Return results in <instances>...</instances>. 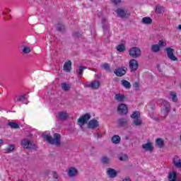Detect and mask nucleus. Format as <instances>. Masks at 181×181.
<instances>
[{
  "mask_svg": "<svg viewBox=\"0 0 181 181\" xmlns=\"http://www.w3.org/2000/svg\"><path fill=\"white\" fill-rule=\"evenodd\" d=\"M1 145H4V140L0 139V146Z\"/></svg>",
  "mask_w": 181,
  "mask_h": 181,
  "instance_id": "nucleus-49",
  "label": "nucleus"
},
{
  "mask_svg": "<svg viewBox=\"0 0 181 181\" xmlns=\"http://www.w3.org/2000/svg\"><path fill=\"white\" fill-rule=\"evenodd\" d=\"M134 87L136 90H138V88H139V83L138 82H134Z\"/></svg>",
  "mask_w": 181,
  "mask_h": 181,
  "instance_id": "nucleus-46",
  "label": "nucleus"
},
{
  "mask_svg": "<svg viewBox=\"0 0 181 181\" xmlns=\"http://www.w3.org/2000/svg\"><path fill=\"white\" fill-rule=\"evenodd\" d=\"M56 118L59 121H66L67 118H69V115L66 112H59L58 114L56 115Z\"/></svg>",
  "mask_w": 181,
  "mask_h": 181,
  "instance_id": "nucleus-14",
  "label": "nucleus"
},
{
  "mask_svg": "<svg viewBox=\"0 0 181 181\" xmlns=\"http://www.w3.org/2000/svg\"><path fill=\"white\" fill-rule=\"evenodd\" d=\"M142 148L146 152H152L153 151V145L151 142L144 144Z\"/></svg>",
  "mask_w": 181,
  "mask_h": 181,
  "instance_id": "nucleus-16",
  "label": "nucleus"
},
{
  "mask_svg": "<svg viewBox=\"0 0 181 181\" xmlns=\"http://www.w3.org/2000/svg\"><path fill=\"white\" fill-rule=\"evenodd\" d=\"M64 70L66 73H70V71H71V61H68L64 63Z\"/></svg>",
  "mask_w": 181,
  "mask_h": 181,
  "instance_id": "nucleus-20",
  "label": "nucleus"
},
{
  "mask_svg": "<svg viewBox=\"0 0 181 181\" xmlns=\"http://www.w3.org/2000/svg\"><path fill=\"white\" fill-rule=\"evenodd\" d=\"M141 23L144 25H151V23H152V18H151V17H144L141 19Z\"/></svg>",
  "mask_w": 181,
  "mask_h": 181,
  "instance_id": "nucleus-25",
  "label": "nucleus"
},
{
  "mask_svg": "<svg viewBox=\"0 0 181 181\" xmlns=\"http://www.w3.org/2000/svg\"><path fill=\"white\" fill-rule=\"evenodd\" d=\"M21 145H22V146H23V148H25V149H35V150L37 149V146H36V145L30 143V140L28 139H24L21 141Z\"/></svg>",
  "mask_w": 181,
  "mask_h": 181,
  "instance_id": "nucleus-4",
  "label": "nucleus"
},
{
  "mask_svg": "<svg viewBox=\"0 0 181 181\" xmlns=\"http://www.w3.org/2000/svg\"><path fill=\"white\" fill-rule=\"evenodd\" d=\"M180 88H181V85H180Z\"/></svg>",
  "mask_w": 181,
  "mask_h": 181,
  "instance_id": "nucleus-54",
  "label": "nucleus"
},
{
  "mask_svg": "<svg viewBox=\"0 0 181 181\" xmlns=\"http://www.w3.org/2000/svg\"><path fill=\"white\" fill-rule=\"evenodd\" d=\"M132 124L134 127H141L142 125V119L141 117L133 119Z\"/></svg>",
  "mask_w": 181,
  "mask_h": 181,
  "instance_id": "nucleus-22",
  "label": "nucleus"
},
{
  "mask_svg": "<svg viewBox=\"0 0 181 181\" xmlns=\"http://www.w3.org/2000/svg\"><path fill=\"white\" fill-rule=\"evenodd\" d=\"M117 125H119V127H121L122 128L127 127L128 125V119L125 118L118 119Z\"/></svg>",
  "mask_w": 181,
  "mask_h": 181,
  "instance_id": "nucleus-17",
  "label": "nucleus"
},
{
  "mask_svg": "<svg viewBox=\"0 0 181 181\" xmlns=\"http://www.w3.org/2000/svg\"><path fill=\"white\" fill-rule=\"evenodd\" d=\"M91 118V115L86 113L83 115H82L78 119V122L81 127H83V125H86L87 122H88V120Z\"/></svg>",
  "mask_w": 181,
  "mask_h": 181,
  "instance_id": "nucleus-5",
  "label": "nucleus"
},
{
  "mask_svg": "<svg viewBox=\"0 0 181 181\" xmlns=\"http://www.w3.org/2000/svg\"><path fill=\"white\" fill-rule=\"evenodd\" d=\"M62 88L64 91H69V90H70V84L66 83H62Z\"/></svg>",
  "mask_w": 181,
  "mask_h": 181,
  "instance_id": "nucleus-38",
  "label": "nucleus"
},
{
  "mask_svg": "<svg viewBox=\"0 0 181 181\" xmlns=\"http://www.w3.org/2000/svg\"><path fill=\"white\" fill-rule=\"evenodd\" d=\"M159 47H165V46H166V42H165V41H163V40H159L158 41V45Z\"/></svg>",
  "mask_w": 181,
  "mask_h": 181,
  "instance_id": "nucleus-43",
  "label": "nucleus"
},
{
  "mask_svg": "<svg viewBox=\"0 0 181 181\" xmlns=\"http://www.w3.org/2000/svg\"><path fill=\"white\" fill-rule=\"evenodd\" d=\"M121 84L122 86H123V87H124V88H131L132 86H131V83H129V81H127V80H122L121 81Z\"/></svg>",
  "mask_w": 181,
  "mask_h": 181,
  "instance_id": "nucleus-26",
  "label": "nucleus"
},
{
  "mask_svg": "<svg viewBox=\"0 0 181 181\" xmlns=\"http://www.w3.org/2000/svg\"><path fill=\"white\" fill-rule=\"evenodd\" d=\"M163 105H164L165 109L163 111L162 118H165L166 117H168V114H169L170 111V104H169V102L164 100L163 101Z\"/></svg>",
  "mask_w": 181,
  "mask_h": 181,
  "instance_id": "nucleus-9",
  "label": "nucleus"
},
{
  "mask_svg": "<svg viewBox=\"0 0 181 181\" xmlns=\"http://www.w3.org/2000/svg\"><path fill=\"white\" fill-rule=\"evenodd\" d=\"M156 11L158 12V13H162V12L164 11V8L163 6H158L156 8Z\"/></svg>",
  "mask_w": 181,
  "mask_h": 181,
  "instance_id": "nucleus-42",
  "label": "nucleus"
},
{
  "mask_svg": "<svg viewBox=\"0 0 181 181\" xmlns=\"http://www.w3.org/2000/svg\"><path fill=\"white\" fill-rule=\"evenodd\" d=\"M117 158H118L119 160H122V161L128 160V159H129L128 156H127V154H124V153L117 155Z\"/></svg>",
  "mask_w": 181,
  "mask_h": 181,
  "instance_id": "nucleus-32",
  "label": "nucleus"
},
{
  "mask_svg": "<svg viewBox=\"0 0 181 181\" xmlns=\"http://www.w3.org/2000/svg\"><path fill=\"white\" fill-rule=\"evenodd\" d=\"M15 151V145H10L9 147L4 150V153H11Z\"/></svg>",
  "mask_w": 181,
  "mask_h": 181,
  "instance_id": "nucleus-29",
  "label": "nucleus"
},
{
  "mask_svg": "<svg viewBox=\"0 0 181 181\" xmlns=\"http://www.w3.org/2000/svg\"><path fill=\"white\" fill-rule=\"evenodd\" d=\"M127 67L122 66L121 68L115 69L114 73L117 77H122V76H125V74H127Z\"/></svg>",
  "mask_w": 181,
  "mask_h": 181,
  "instance_id": "nucleus-11",
  "label": "nucleus"
},
{
  "mask_svg": "<svg viewBox=\"0 0 181 181\" xmlns=\"http://www.w3.org/2000/svg\"><path fill=\"white\" fill-rule=\"evenodd\" d=\"M122 181H132L129 177H124Z\"/></svg>",
  "mask_w": 181,
  "mask_h": 181,
  "instance_id": "nucleus-48",
  "label": "nucleus"
},
{
  "mask_svg": "<svg viewBox=\"0 0 181 181\" xmlns=\"http://www.w3.org/2000/svg\"><path fill=\"white\" fill-rule=\"evenodd\" d=\"M170 97L172 98V101H173V103H177V95H176L175 92H170Z\"/></svg>",
  "mask_w": 181,
  "mask_h": 181,
  "instance_id": "nucleus-36",
  "label": "nucleus"
},
{
  "mask_svg": "<svg viewBox=\"0 0 181 181\" xmlns=\"http://www.w3.org/2000/svg\"><path fill=\"white\" fill-rule=\"evenodd\" d=\"M98 127H100V123L97 119H93L88 122V128H89V129H95V128H98Z\"/></svg>",
  "mask_w": 181,
  "mask_h": 181,
  "instance_id": "nucleus-12",
  "label": "nucleus"
},
{
  "mask_svg": "<svg viewBox=\"0 0 181 181\" xmlns=\"http://www.w3.org/2000/svg\"><path fill=\"white\" fill-rule=\"evenodd\" d=\"M86 69H87V67L86 66H78V69H76V73L78 77H81V76H83V70H86Z\"/></svg>",
  "mask_w": 181,
  "mask_h": 181,
  "instance_id": "nucleus-28",
  "label": "nucleus"
},
{
  "mask_svg": "<svg viewBox=\"0 0 181 181\" xmlns=\"http://www.w3.org/2000/svg\"><path fill=\"white\" fill-rule=\"evenodd\" d=\"M165 51L167 52V56L170 60H172L173 62H177V57L175 56V49L167 47L165 48Z\"/></svg>",
  "mask_w": 181,
  "mask_h": 181,
  "instance_id": "nucleus-6",
  "label": "nucleus"
},
{
  "mask_svg": "<svg viewBox=\"0 0 181 181\" xmlns=\"http://www.w3.org/2000/svg\"><path fill=\"white\" fill-rule=\"evenodd\" d=\"M130 117L131 118H133V119H136V118H141V113L139 111H135L130 115Z\"/></svg>",
  "mask_w": 181,
  "mask_h": 181,
  "instance_id": "nucleus-33",
  "label": "nucleus"
},
{
  "mask_svg": "<svg viewBox=\"0 0 181 181\" xmlns=\"http://www.w3.org/2000/svg\"><path fill=\"white\" fill-rule=\"evenodd\" d=\"M129 66L132 71H136L139 64H138V61H136V59H131L129 62Z\"/></svg>",
  "mask_w": 181,
  "mask_h": 181,
  "instance_id": "nucleus-13",
  "label": "nucleus"
},
{
  "mask_svg": "<svg viewBox=\"0 0 181 181\" xmlns=\"http://www.w3.org/2000/svg\"><path fill=\"white\" fill-rule=\"evenodd\" d=\"M101 68L104 70H106V71H111V68L110 66V64H103L101 65Z\"/></svg>",
  "mask_w": 181,
  "mask_h": 181,
  "instance_id": "nucleus-40",
  "label": "nucleus"
},
{
  "mask_svg": "<svg viewBox=\"0 0 181 181\" xmlns=\"http://www.w3.org/2000/svg\"><path fill=\"white\" fill-rule=\"evenodd\" d=\"M124 139L126 141H128L129 139V137L128 136H124Z\"/></svg>",
  "mask_w": 181,
  "mask_h": 181,
  "instance_id": "nucleus-50",
  "label": "nucleus"
},
{
  "mask_svg": "<svg viewBox=\"0 0 181 181\" xmlns=\"http://www.w3.org/2000/svg\"><path fill=\"white\" fill-rule=\"evenodd\" d=\"M73 36L75 37H81V33L78 32H75L73 33Z\"/></svg>",
  "mask_w": 181,
  "mask_h": 181,
  "instance_id": "nucleus-44",
  "label": "nucleus"
},
{
  "mask_svg": "<svg viewBox=\"0 0 181 181\" xmlns=\"http://www.w3.org/2000/svg\"><path fill=\"white\" fill-rule=\"evenodd\" d=\"M151 109H152V110H155V105H151Z\"/></svg>",
  "mask_w": 181,
  "mask_h": 181,
  "instance_id": "nucleus-51",
  "label": "nucleus"
},
{
  "mask_svg": "<svg viewBox=\"0 0 181 181\" xmlns=\"http://www.w3.org/2000/svg\"><path fill=\"white\" fill-rule=\"evenodd\" d=\"M42 138L50 145H54L55 146H60L62 145V135L59 133H54L53 136L45 134L42 136Z\"/></svg>",
  "mask_w": 181,
  "mask_h": 181,
  "instance_id": "nucleus-1",
  "label": "nucleus"
},
{
  "mask_svg": "<svg viewBox=\"0 0 181 181\" xmlns=\"http://www.w3.org/2000/svg\"><path fill=\"white\" fill-rule=\"evenodd\" d=\"M111 2L115 5H118V4H121V0H111Z\"/></svg>",
  "mask_w": 181,
  "mask_h": 181,
  "instance_id": "nucleus-45",
  "label": "nucleus"
},
{
  "mask_svg": "<svg viewBox=\"0 0 181 181\" xmlns=\"http://www.w3.org/2000/svg\"><path fill=\"white\" fill-rule=\"evenodd\" d=\"M156 145L160 148H163L164 142L162 139H157L156 141Z\"/></svg>",
  "mask_w": 181,
  "mask_h": 181,
  "instance_id": "nucleus-37",
  "label": "nucleus"
},
{
  "mask_svg": "<svg viewBox=\"0 0 181 181\" xmlns=\"http://www.w3.org/2000/svg\"><path fill=\"white\" fill-rule=\"evenodd\" d=\"M8 127H11L13 129H19L21 127L16 122H10L8 123Z\"/></svg>",
  "mask_w": 181,
  "mask_h": 181,
  "instance_id": "nucleus-27",
  "label": "nucleus"
},
{
  "mask_svg": "<svg viewBox=\"0 0 181 181\" xmlns=\"http://www.w3.org/2000/svg\"><path fill=\"white\" fill-rule=\"evenodd\" d=\"M25 100H26V95H19V96H16L14 98V101L16 103H19V102L23 103Z\"/></svg>",
  "mask_w": 181,
  "mask_h": 181,
  "instance_id": "nucleus-21",
  "label": "nucleus"
},
{
  "mask_svg": "<svg viewBox=\"0 0 181 181\" xmlns=\"http://www.w3.org/2000/svg\"><path fill=\"white\" fill-rule=\"evenodd\" d=\"M173 163H174V165L175 166V168H178L179 169L181 168V160H180V158H179V156H175L173 158Z\"/></svg>",
  "mask_w": 181,
  "mask_h": 181,
  "instance_id": "nucleus-19",
  "label": "nucleus"
},
{
  "mask_svg": "<svg viewBox=\"0 0 181 181\" xmlns=\"http://www.w3.org/2000/svg\"><path fill=\"white\" fill-rule=\"evenodd\" d=\"M116 13L119 18H129V16H131L130 13H128L127 10L122 8H117L116 11Z\"/></svg>",
  "mask_w": 181,
  "mask_h": 181,
  "instance_id": "nucleus-8",
  "label": "nucleus"
},
{
  "mask_svg": "<svg viewBox=\"0 0 181 181\" xmlns=\"http://www.w3.org/2000/svg\"><path fill=\"white\" fill-rule=\"evenodd\" d=\"M68 175L69 177H74L77 175V170L74 168H69Z\"/></svg>",
  "mask_w": 181,
  "mask_h": 181,
  "instance_id": "nucleus-24",
  "label": "nucleus"
},
{
  "mask_svg": "<svg viewBox=\"0 0 181 181\" xmlns=\"http://www.w3.org/2000/svg\"><path fill=\"white\" fill-rule=\"evenodd\" d=\"M57 30H58V32H66V26H64V25L63 24H58L57 25Z\"/></svg>",
  "mask_w": 181,
  "mask_h": 181,
  "instance_id": "nucleus-34",
  "label": "nucleus"
},
{
  "mask_svg": "<svg viewBox=\"0 0 181 181\" xmlns=\"http://www.w3.org/2000/svg\"><path fill=\"white\" fill-rule=\"evenodd\" d=\"M168 181H180L177 180V175L175 171H170L168 173Z\"/></svg>",
  "mask_w": 181,
  "mask_h": 181,
  "instance_id": "nucleus-18",
  "label": "nucleus"
},
{
  "mask_svg": "<svg viewBox=\"0 0 181 181\" xmlns=\"http://www.w3.org/2000/svg\"><path fill=\"white\" fill-rule=\"evenodd\" d=\"M84 87L91 88L92 90H98L100 86H101V82L100 81L95 80L92 81L91 83L86 82L83 83Z\"/></svg>",
  "mask_w": 181,
  "mask_h": 181,
  "instance_id": "nucleus-2",
  "label": "nucleus"
},
{
  "mask_svg": "<svg viewBox=\"0 0 181 181\" xmlns=\"http://www.w3.org/2000/svg\"><path fill=\"white\" fill-rule=\"evenodd\" d=\"M151 52L153 53H158L160 50V47L158 45H153L151 47Z\"/></svg>",
  "mask_w": 181,
  "mask_h": 181,
  "instance_id": "nucleus-30",
  "label": "nucleus"
},
{
  "mask_svg": "<svg viewBox=\"0 0 181 181\" xmlns=\"http://www.w3.org/2000/svg\"><path fill=\"white\" fill-rule=\"evenodd\" d=\"M129 54L133 59H138V57H141V49L133 47L129 50Z\"/></svg>",
  "mask_w": 181,
  "mask_h": 181,
  "instance_id": "nucleus-3",
  "label": "nucleus"
},
{
  "mask_svg": "<svg viewBox=\"0 0 181 181\" xmlns=\"http://www.w3.org/2000/svg\"><path fill=\"white\" fill-rule=\"evenodd\" d=\"M91 1H93V0H90Z\"/></svg>",
  "mask_w": 181,
  "mask_h": 181,
  "instance_id": "nucleus-53",
  "label": "nucleus"
},
{
  "mask_svg": "<svg viewBox=\"0 0 181 181\" xmlns=\"http://www.w3.org/2000/svg\"><path fill=\"white\" fill-rule=\"evenodd\" d=\"M115 100H116V101H118L119 103H124V100H125V96L124 95L118 93L115 95Z\"/></svg>",
  "mask_w": 181,
  "mask_h": 181,
  "instance_id": "nucleus-23",
  "label": "nucleus"
},
{
  "mask_svg": "<svg viewBox=\"0 0 181 181\" xmlns=\"http://www.w3.org/2000/svg\"><path fill=\"white\" fill-rule=\"evenodd\" d=\"M117 51L119 52L120 53H122L123 52H125V45L124 44H119V45L117 46L116 47Z\"/></svg>",
  "mask_w": 181,
  "mask_h": 181,
  "instance_id": "nucleus-35",
  "label": "nucleus"
},
{
  "mask_svg": "<svg viewBox=\"0 0 181 181\" xmlns=\"http://www.w3.org/2000/svg\"><path fill=\"white\" fill-rule=\"evenodd\" d=\"M117 111L120 115H127L128 114V107H127V105L121 103L117 107Z\"/></svg>",
  "mask_w": 181,
  "mask_h": 181,
  "instance_id": "nucleus-10",
  "label": "nucleus"
},
{
  "mask_svg": "<svg viewBox=\"0 0 181 181\" xmlns=\"http://www.w3.org/2000/svg\"><path fill=\"white\" fill-rule=\"evenodd\" d=\"M178 29H179L180 30H181V25H178Z\"/></svg>",
  "mask_w": 181,
  "mask_h": 181,
  "instance_id": "nucleus-52",
  "label": "nucleus"
},
{
  "mask_svg": "<svg viewBox=\"0 0 181 181\" xmlns=\"http://www.w3.org/2000/svg\"><path fill=\"white\" fill-rule=\"evenodd\" d=\"M112 142L113 144H119L121 142V137L118 135H115L112 137Z\"/></svg>",
  "mask_w": 181,
  "mask_h": 181,
  "instance_id": "nucleus-31",
  "label": "nucleus"
},
{
  "mask_svg": "<svg viewBox=\"0 0 181 181\" xmlns=\"http://www.w3.org/2000/svg\"><path fill=\"white\" fill-rule=\"evenodd\" d=\"M102 25H103L104 35H105L107 37H110V25L107 24V18H103L102 19Z\"/></svg>",
  "mask_w": 181,
  "mask_h": 181,
  "instance_id": "nucleus-7",
  "label": "nucleus"
},
{
  "mask_svg": "<svg viewBox=\"0 0 181 181\" xmlns=\"http://www.w3.org/2000/svg\"><path fill=\"white\" fill-rule=\"evenodd\" d=\"M101 162L102 163H104L105 165H109L110 162V158H108L107 156H103L101 158Z\"/></svg>",
  "mask_w": 181,
  "mask_h": 181,
  "instance_id": "nucleus-39",
  "label": "nucleus"
},
{
  "mask_svg": "<svg viewBox=\"0 0 181 181\" xmlns=\"http://www.w3.org/2000/svg\"><path fill=\"white\" fill-rule=\"evenodd\" d=\"M23 53H24L25 54H28L30 53V47H24L23 49Z\"/></svg>",
  "mask_w": 181,
  "mask_h": 181,
  "instance_id": "nucleus-41",
  "label": "nucleus"
},
{
  "mask_svg": "<svg viewBox=\"0 0 181 181\" xmlns=\"http://www.w3.org/2000/svg\"><path fill=\"white\" fill-rule=\"evenodd\" d=\"M107 175H109V177H117V175H118V173L115 169L109 168L107 169Z\"/></svg>",
  "mask_w": 181,
  "mask_h": 181,
  "instance_id": "nucleus-15",
  "label": "nucleus"
},
{
  "mask_svg": "<svg viewBox=\"0 0 181 181\" xmlns=\"http://www.w3.org/2000/svg\"><path fill=\"white\" fill-rule=\"evenodd\" d=\"M53 177L54 179H59V175H57V173H56L55 171L53 172Z\"/></svg>",
  "mask_w": 181,
  "mask_h": 181,
  "instance_id": "nucleus-47",
  "label": "nucleus"
}]
</instances>
